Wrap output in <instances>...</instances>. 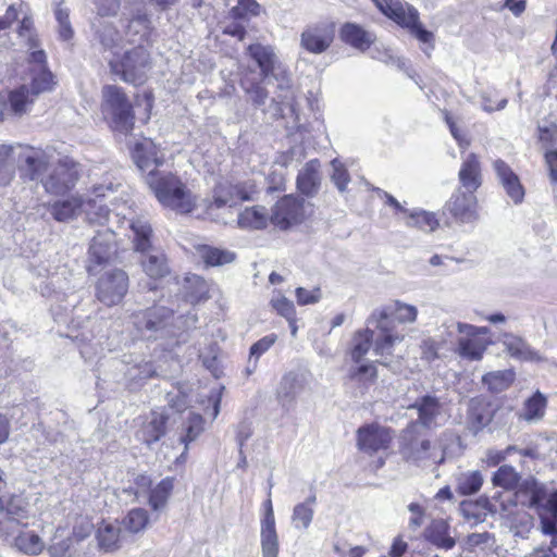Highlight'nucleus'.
<instances>
[{
	"mask_svg": "<svg viewBox=\"0 0 557 557\" xmlns=\"http://www.w3.org/2000/svg\"><path fill=\"white\" fill-rule=\"evenodd\" d=\"M53 75L50 71H40L32 77L29 84H22L9 91L0 94V122L9 116H22L30 111L37 97L52 90Z\"/></svg>",
	"mask_w": 557,
	"mask_h": 557,
	"instance_id": "nucleus-1",
	"label": "nucleus"
},
{
	"mask_svg": "<svg viewBox=\"0 0 557 557\" xmlns=\"http://www.w3.org/2000/svg\"><path fill=\"white\" fill-rule=\"evenodd\" d=\"M146 182L159 202L178 213H189L196 200L186 185L171 172L149 171Z\"/></svg>",
	"mask_w": 557,
	"mask_h": 557,
	"instance_id": "nucleus-2",
	"label": "nucleus"
},
{
	"mask_svg": "<svg viewBox=\"0 0 557 557\" xmlns=\"http://www.w3.org/2000/svg\"><path fill=\"white\" fill-rule=\"evenodd\" d=\"M448 336H453L454 330L457 332L456 347L454 351L462 359L468 361H480L488 346L492 344L490 338V329L487 326H476L473 324L446 321L442 324Z\"/></svg>",
	"mask_w": 557,
	"mask_h": 557,
	"instance_id": "nucleus-3",
	"label": "nucleus"
},
{
	"mask_svg": "<svg viewBox=\"0 0 557 557\" xmlns=\"http://www.w3.org/2000/svg\"><path fill=\"white\" fill-rule=\"evenodd\" d=\"M112 53L109 66L114 76L135 86L143 85L147 81L151 70V60L144 46H137L123 54H119L116 51H112Z\"/></svg>",
	"mask_w": 557,
	"mask_h": 557,
	"instance_id": "nucleus-4",
	"label": "nucleus"
},
{
	"mask_svg": "<svg viewBox=\"0 0 557 557\" xmlns=\"http://www.w3.org/2000/svg\"><path fill=\"white\" fill-rule=\"evenodd\" d=\"M129 227L134 233L135 249L143 252L140 263L144 272L151 278H161L168 275L170 269L165 255L157 250L150 251L152 228L149 222L143 219L133 220Z\"/></svg>",
	"mask_w": 557,
	"mask_h": 557,
	"instance_id": "nucleus-5",
	"label": "nucleus"
},
{
	"mask_svg": "<svg viewBox=\"0 0 557 557\" xmlns=\"http://www.w3.org/2000/svg\"><path fill=\"white\" fill-rule=\"evenodd\" d=\"M101 107L103 114L110 119L111 127L114 131L126 135L133 129L135 121L133 106L121 87L104 86Z\"/></svg>",
	"mask_w": 557,
	"mask_h": 557,
	"instance_id": "nucleus-6",
	"label": "nucleus"
},
{
	"mask_svg": "<svg viewBox=\"0 0 557 557\" xmlns=\"http://www.w3.org/2000/svg\"><path fill=\"white\" fill-rule=\"evenodd\" d=\"M376 8L399 26L407 28L418 40L430 44L433 34L422 27L419 22V12L409 3L400 0H372Z\"/></svg>",
	"mask_w": 557,
	"mask_h": 557,
	"instance_id": "nucleus-7",
	"label": "nucleus"
},
{
	"mask_svg": "<svg viewBox=\"0 0 557 557\" xmlns=\"http://www.w3.org/2000/svg\"><path fill=\"white\" fill-rule=\"evenodd\" d=\"M173 310L154 305L150 308L134 311L129 323L143 336L157 337L174 335L172 330Z\"/></svg>",
	"mask_w": 557,
	"mask_h": 557,
	"instance_id": "nucleus-8",
	"label": "nucleus"
},
{
	"mask_svg": "<svg viewBox=\"0 0 557 557\" xmlns=\"http://www.w3.org/2000/svg\"><path fill=\"white\" fill-rule=\"evenodd\" d=\"M408 408L416 410L418 418L407 425V434L418 432L420 428L434 431L445 425L450 417L440 398L430 394L418 397Z\"/></svg>",
	"mask_w": 557,
	"mask_h": 557,
	"instance_id": "nucleus-9",
	"label": "nucleus"
},
{
	"mask_svg": "<svg viewBox=\"0 0 557 557\" xmlns=\"http://www.w3.org/2000/svg\"><path fill=\"white\" fill-rule=\"evenodd\" d=\"M401 454L404 458L418 467L428 468L444 462L445 451L432 445L428 437L418 432L407 434V428L403 431Z\"/></svg>",
	"mask_w": 557,
	"mask_h": 557,
	"instance_id": "nucleus-10",
	"label": "nucleus"
},
{
	"mask_svg": "<svg viewBox=\"0 0 557 557\" xmlns=\"http://www.w3.org/2000/svg\"><path fill=\"white\" fill-rule=\"evenodd\" d=\"M128 287L127 273L121 269H113L99 277L96 285V297L101 304L112 307L123 300Z\"/></svg>",
	"mask_w": 557,
	"mask_h": 557,
	"instance_id": "nucleus-11",
	"label": "nucleus"
},
{
	"mask_svg": "<svg viewBox=\"0 0 557 557\" xmlns=\"http://www.w3.org/2000/svg\"><path fill=\"white\" fill-rule=\"evenodd\" d=\"M386 310H374L368 318V324H372L379 331L374 338V352L376 356H391L395 345L404 339V334L394 327V320L387 319Z\"/></svg>",
	"mask_w": 557,
	"mask_h": 557,
	"instance_id": "nucleus-12",
	"label": "nucleus"
},
{
	"mask_svg": "<svg viewBox=\"0 0 557 557\" xmlns=\"http://www.w3.org/2000/svg\"><path fill=\"white\" fill-rule=\"evenodd\" d=\"M16 164L23 180L36 181L44 178L42 174L48 170V156L41 149L15 144Z\"/></svg>",
	"mask_w": 557,
	"mask_h": 557,
	"instance_id": "nucleus-13",
	"label": "nucleus"
},
{
	"mask_svg": "<svg viewBox=\"0 0 557 557\" xmlns=\"http://www.w3.org/2000/svg\"><path fill=\"white\" fill-rule=\"evenodd\" d=\"M29 504L22 495L0 497V535H9L8 530L17 527H27L24 522L28 518Z\"/></svg>",
	"mask_w": 557,
	"mask_h": 557,
	"instance_id": "nucleus-14",
	"label": "nucleus"
},
{
	"mask_svg": "<svg viewBox=\"0 0 557 557\" xmlns=\"http://www.w3.org/2000/svg\"><path fill=\"white\" fill-rule=\"evenodd\" d=\"M77 180L78 165L70 159H64L54 165L46 177L41 178V183L47 193L63 195L74 187Z\"/></svg>",
	"mask_w": 557,
	"mask_h": 557,
	"instance_id": "nucleus-15",
	"label": "nucleus"
},
{
	"mask_svg": "<svg viewBox=\"0 0 557 557\" xmlns=\"http://www.w3.org/2000/svg\"><path fill=\"white\" fill-rule=\"evenodd\" d=\"M143 0H129L125 10H129V18L126 24L125 36L128 42L143 46L152 41L154 27L150 21L149 15L145 10L135 9L136 3H141Z\"/></svg>",
	"mask_w": 557,
	"mask_h": 557,
	"instance_id": "nucleus-16",
	"label": "nucleus"
},
{
	"mask_svg": "<svg viewBox=\"0 0 557 557\" xmlns=\"http://www.w3.org/2000/svg\"><path fill=\"white\" fill-rule=\"evenodd\" d=\"M335 37V24L319 21L306 26L300 36L301 47L310 53L321 54L332 45Z\"/></svg>",
	"mask_w": 557,
	"mask_h": 557,
	"instance_id": "nucleus-17",
	"label": "nucleus"
},
{
	"mask_svg": "<svg viewBox=\"0 0 557 557\" xmlns=\"http://www.w3.org/2000/svg\"><path fill=\"white\" fill-rule=\"evenodd\" d=\"M287 88L284 95H281V119H285V128L288 132V136L294 137V141L304 139V126L299 123V113L296 101V91L290 89V79L281 71V91Z\"/></svg>",
	"mask_w": 557,
	"mask_h": 557,
	"instance_id": "nucleus-18",
	"label": "nucleus"
},
{
	"mask_svg": "<svg viewBox=\"0 0 557 557\" xmlns=\"http://www.w3.org/2000/svg\"><path fill=\"white\" fill-rule=\"evenodd\" d=\"M256 191V184L252 181L238 182L235 184L228 181L221 182L214 188L211 207L222 208L225 206H236L242 201L251 200Z\"/></svg>",
	"mask_w": 557,
	"mask_h": 557,
	"instance_id": "nucleus-19",
	"label": "nucleus"
},
{
	"mask_svg": "<svg viewBox=\"0 0 557 557\" xmlns=\"http://www.w3.org/2000/svg\"><path fill=\"white\" fill-rule=\"evenodd\" d=\"M114 250V233L109 228L97 232L88 249L86 261L88 273L97 274L109 262Z\"/></svg>",
	"mask_w": 557,
	"mask_h": 557,
	"instance_id": "nucleus-20",
	"label": "nucleus"
},
{
	"mask_svg": "<svg viewBox=\"0 0 557 557\" xmlns=\"http://www.w3.org/2000/svg\"><path fill=\"white\" fill-rule=\"evenodd\" d=\"M260 541L262 557H277L278 543L276 534V521L271 498H268L261 508Z\"/></svg>",
	"mask_w": 557,
	"mask_h": 557,
	"instance_id": "nucleus-21",
	"label": "nucleus"
},
{
	"mask_svg": "<svg viewBox=\"0 0 557 557\" xmlns=\"http://www.w3.org/2000/svg\"><path fill=\"white\" fill-rule=\"evenodd\" d=\"M391 442L389 429L377 423L366 424L357 431V445L369 455L387 449Z\"/></svg>",
	"mask_w": 557,
	"mask_h": 557,
	"instance_id": "nucleus-22",
	"label": "nucleus"
},
{
	"mask_svg": "<svg viewBox=\"0 0 557 557\" xmlns=\"http://www.w3.org/2000/svg\"><path fill=\"white\" fill-rule=\"evenodd\" d=\"M7 532L10 534L0 535V540L25 555L36 556L45 548L41 537L35 531L26 529V527L12 528Z\"/></svg>",
	"mask_w": 557,
	"mask_h": 557,
	"instance_id": "nucleus-23",
	"label": "nucleus"
},
{
	"mask_svg": "<svg viewBox=\"0 0 557 557\" xmlns=\"http://www.w3.org/2000/svg\"><path fill=\"white\" fill-rule=\"evenodd\" d=\"M278 216V202L272 209L271 214L262 206L246 208L238 214V226L245 230H262L268 226L269 221L275 224Z\"/></svg>",
	"mask_w": 557,
	"mask_h": 557,
	"instance_id": "nucleus-24",
	"label": "nucleus"
},
{
	"mask_svg": "<svg viewBox=\"0 0 557 557\" xmlns=\"http://www.w3.org/2000/svg\"><path fill=\"white\" fill-rule=\"evenodd\" d=\"M96 539L99 547L104 552L117 550L128 540L126 531L117 520L102 521L98 525Z\"/></svg>",
	"mask_w": 557,
	"mask_h": 557,
	"instance_id": "nucleus-25",
	"label": "nucleus"
},
{
	"mask_svg": "<svg viewBox=\"0 0 557 557\" xmlns=\"http://www.w3.org/2000/svg\"><path fill=\"white\" fill-rule=\"evenodd\" d=\"M322 173L319 159H312L299 170L296 185L297 189L307 197L315 196L321 187Z\"/></svg>",
	"mask_w": 557,
	"mask_h": 557,
	"instance_id": "nucleus-26",
	"label": "nucleus"
},
{
	"mask_svg": "<svg viewBox=\"0 0 557 557\" xmlns=\"http://www.w3.org/2000/svg\"><path fill=\"white\" fill-rule=\"evenodd\" d=\"M516 496L520 503L529 508H541L543 500L549 495L545 484L535 478L529 476L520 482L516 490Z\"/></svg>",
	"mask_w": 557,
	"mask_h": 557,
	"instance_id": "nucleus-27",
	"label": "nucleus"
},
{
	"mask_svg": "<svg viewBox=\"0 0 557 557\" xmlns=\"http://www.w3.org/2000/svg\"><path fill=\"white\" fill-rule=\"evenodd\" d=\"M495 173L507 196L515 202L520 203L524 197V189L518 175L503 160L497 159L493 163Z\"/></svg>",
	"mask_w": 557,
	"mask_h": 557,
	"instance_id": "nucleus-28",
	"label": "nucleus"
},
{
	"mask_svg": "<svg viewBox=\"0 0 557 557\" xmlns=\"http://www.w3.org/2000/svg\"><path fill=\"white\" fill-rule=\"evenodd\" d=\"M84 207L94 208L96 207V201L90 198L84 199L79 196H73L51 205L50 213L57 221L65 222L83 213Z\"/></svg>",
	"mask_w": 557,
	"mask_h": 557,
	"instance_id": "nucleus-29",
	"label": "nucleus"
},
{
	"mask_svg": "<svg viewBox=\"0 0 557 557\" xmlns=\"http://www.w3.org/2000/svg\"><path fill=\"white\" fill-rule=\"evenodd\" d=\"M309 208L310 203L302 198H281V230L301 223L309 213Z\"/></svg>",
	"mask_w": 557,
	"mask_h": 557,
	"instance_id": "nucleus-30",
	"label": "nucleus"
},
{
	"mask_svg": "<svg viewBox=\"0 0 557 557\" xmlns=\"http://www.w3.org/2000/svg\"><path fill=\"white\" fill-rule=\"evenodd\" d=\"M341 39L350 47L366 51L375 40V35L356 23L347 22L339 29Z\"/></svg>",
	"mask_w": 557,
	"mask_h": 557,
	"instance_id": "nucleus-31",
	"label": "nucleus"
},
{
	"mask_svg": "<svg viewBox=\"0 0 557 557\" xmlns=\"http://www.w3.org/2000/svg\"><path fill=\"white\" fill-rule=\"evenodd\" d=\"M476 198L474 191H456L447 202L448 211L462 222H469L474 218Z\"/></svg>",
	"mask_w": 557,
	"mask_h": 557,
	"instance_id": "nucleus-32",
	"label": "nucleus"
},
{
	"mask_svg": "<svg viewBox=\"0 0 557 557\" xmlns=\"http://www.w3.org/2000/svg\"><path fill=\"white\" fill-rule=\"evenodd\" d=\"M205 431V420L201 414L189 412L184 419L181 426L180 443L184 445V450L177 458L178 461L184 460L188 451L189 444L196 441Z\"/></svg>",
	"mask_w": 557,
	"mask_h": 557,
	"instance_id": "nucleus-33",
	"label": "nucleus"
},
{
	"mask_svg": "<svg viewBox=\"0 0 557 557\" xmlns=\"http://www.w3.org/2000/svg\"><path fill=\"white\" fill-rule=\"evenodd\" d=\"M459 182L468 191H475L482 183L481 164L475 153H469L463 160L459 173Z\"/></svg>",
	"mask_w": 557,
	"mask_h": 557,
	"instance_id": "nucleus-34",
	"label": "nucleus"
},
{
	"mask_svg": "<svg viewBox=\"0 0 557 557\" xmlns=\"http://www.w3.org/2000/svg\"><path fill=\"white\" fill-rule=\"evenodd\" d=\"M133 159L138 169L147 173V176L151 170L159 171L158 168L163 163V158L158 156L152 141L149 140H145L135 146Z\"/></svg>",
	"mask_w": 557,
	"mask_h": 557,
	"instance_id": "nucleus-35",
	"label": "nucleus"
},
{
	"mask_svg": "<svg viewBox=\"0 0 557 557\" xmlns=\"http://www.w3.org/2000/svg\"><path fill=\"white\" fill-rule=\"evenodd\" d=\"M450 527L444 519H435L424 530V537L428 542L442 549H451L456 541L450 536Z\"/></svg>",
	"mask_w": 557,
	"mask_h": 557,
	"instance_id": "nucleus-36",
	"label": "nucleus"
},
{
	"mask_svg": "<svg viewBox=\"0 0 557 557\" xmlns=\"http://www.w3.org/2000/svg\"><path fill=\"white\" fill-rule=\"evenodd\" d=\"M505 350L515 359L521 361L541 362L544 358L521 337L506 334L503 339Z\"/></svg>",
	"mask_w": 557,
	"mask_h": 557,
	"instance_id": "nucleus-37",
	"label": "nucleus"
},
{
	"mask_svg": "<svg viewBox=\"0 0 557 557\" xmlns=\"http://www.w3.org/2000/svg\"><path fill=\"white\" fill-rule=\"evenodd\" d=\"M166 420L162 412L152 411L148 421L137 432L138 440L147 445L158 442L165 434Z\"/></svg>",
	"mask_w": 557,
	"mask_h": 557,
	"instance_id": "nucleus-38",
	"label": "nucleus"
},
{
	"mask_svg": "<svg viewBox=\"0 0 557 557\" xmlns=\"http://www.w3.org/2000/svg\"><path fill=\"white\" fill-rule=\"evenodd\" d=\"M371 347L374 348V332L369 327L356 331L352 335L349 348L351 360L355 363H360L363 361Z\"/></svg>",
	"mask_w": 557,
	"mask_h": 557,
	"instance_id": "nucleus-39",
	"label": "nucleus"
},
{
	"mask_svg": "<svg viewBox=\"0 0 557 557\" xmlns=\"http://www.w3.org/2000/svg\"><path fill=\"white\" fill-rule=\"evenodd\" d=\"M317 496L311 493L304 502L294 507L292 524L297 530H307L313 519Z\"/></svg>",
	"mask_w": 557,
	"mask_h": 557,
	"instance_id": "nucleus-40",
	"label": "nucleus"
},
{
	"mask_svg": "<svg viewBox=\"0 0 557 557\" xmlns=\"http://www.w3.org/2000/svg\"><path fill=\"white\" fill-rule=\"evenodd\" d=\"M104 189L112 190V185L110 184L107 187L102 185L94 187L92 194L95 195V198H89L96 201V207H84L83 213L86 214V218L90 223L102 225L109 220L111 210H109L104 205L101 203L100 200H98V198L106 196Z\"/></svg>",
	"mask_w": 557,
	"mask_h": 557,
	"instance_id": "nucleus-41",
	"label": "nucleus"
},
{
	"mask_svg": "<svg viewBox=\"0 0 557 557\" xmlns=\"http://www.w3.org/2000/svg\"><path fill=\"white\" fill-rule=\"evenodd\" d=\"M15 144H0V186H7L15 175Z\"/></svg>",
	"mask_w": 557,
	"mask_h": 557,
	"instance_id": "nucleus-42",
	"label": "nucleus"
},
{
	"mask_svg": "<svg viewBox=\"0 0 557 557\" xmlns=\"http://www.w3.org/2000/svg\"><path fill=\"white\" fill-rule=\"evenodd\" d=\"M185 297L190 304H197L209 297V284L197 274H189L183 285Z\"/></svg>",
	"mask_w": 557,
	"mask_h": 557,
	"instance_id": "nucleus-43",
	"label": "nucleus"
},
{
	"mask_svg": "<svg viewBox=\"0 0 557 557\" xmlns=\"http://www.w3.org/2000/svg\"><path fill=\"white\" fill-rule=\"evenodd\" d=\"M546 405V397L537 391L525 400L520 418L530 423L539 422L545 414Z\"/></svg>",
	"mask_w": 557,
	"mask_h": 557,
	"instance_id": "nucleus-44",
	"label": "nucleus"
},
{
	"mask_svg": "<svg viewBox=\"0 0 557 557\" xmlns=\"http://www.w3.org/2000/svg\"><path fill=\"white\" fill-rule=\"evenodd\" d=\"M520 482V474L509 465L500 466L492 476V483L494 486H498L507 491L517 490Z\"/></svg>",
	"mask_w": 557,
	"mask_h": 557,
	"instance_id": "nucleus-45",
	"label": "nucleus"
},
{
	"mask_svg": "<svg viewBox=\"0 0 557 557\" xmlns=\"http://www.w3.org/2000/svg\"><path fill=\"white\" fill-rule=\"evenodd\" d=\"M376 310H386L388 312L387 319H392V317L395 315V319L399 323H413L418 317L417 307L399 300L394 301L393 305L377 308Z\"/></svg>",
	"mask_w": 557,
	"mask_h": 557,
	"instance_id": "nucleus-46",
	"label": "nucleus"
},
{
	"mask_svg": "<svg viewBox=\"0 0 557 557\" xmlns=\"http://www.w3.org/2000/svg\"><path fill=\"white\" fill-rule=\"evenodd\" d=\"M349 377L354 382L368 387L377 379V369L373 362H360L349 369Z\"/></svg>",
	"mask_w": 557,
	"mask_h": 557,
	"instance_id": "nucleus-47",
	"label": "nucleus"
},
{
	"mask_svg": "<svg viewBox=\"0 0 557 557\" xmlns=\"http://www.w3.org/2000/svg\"><path fill=\"white\" fill-rule=\"evenodd\" d=\"M149 522V517L147 510L143 508H134L132 509L120 522L122 528L127 533V539L129 534L138 533L146 529Z\"/></svg>",
	"mask_w": 557,
	"mask_h": 557,
	"instance_id": "nucleus-48",
	"label": "nucleus"
},
{
	"mask_svg": "<svg viewBox=\"0 0 557 557\" xmlns=\"http://www.w3.org/2000/svg\"><path fill=\"white\" fill-rule=\"evenodd\" d=\"M406 225L410 227H418L423 232L435 231L440 223L435 214L424 210H412L408 212Z\"/></svg>",
	"mask_w": 557,
	"mask_h": 557,
	"instance_id": "nucleus-49",
	"label": "nucleus"
},
{
	"mask_svg": "<svg viewBox=\"0 0 557 557\" xmlns=\"http://www.w3.org/2000/svg\"><path fill=\"white\" fill-rule=\"evenodd\" d=\"M457 492L468 496L478 493L483 484V475L480 471H467L460 473L457 479Z\"/></svg>",
	"mask_w": 557,
	"mask_h": 557,
	"instance_id": "nucleus-50",
	"label": "nucleus"
},
{
	"mask_svg": "<svg viewBox=\"0 0 557 557\" xmlns=\"http://www.w3.org/2000/svg\"><path fill=\"white\" fill-rule=\"evenodd\" d=\"M173 487L174 480L172 478H165L151 490L149 505L153 510H160L165 506Z\"/></svg>",
	"mask_w": 557,
	"mask_h": 557,
	"instance_id": "nucleus-51",
	"label": "nucleus"
},
{
	"mask_svg": "<svg viewBox=\"0 0 557 557\" xmlns=\"http://www.w3.org/2000/svg\"><path fill=\"white\" fill-rule=\"evenodd\" d=\"M97 38L106 50H113L122 42V36L111 23H101L97 28Z\"/></svg>",
	"mask_w": 557,
	"mask_h": 557,
	"instance_id": "nucleus-52",
	"label": "nucleus"
},
{
	"mask_svg": "<svg viewBox=\"0 0 557 557\" xmlns=\"http://www.w3.org/2000/svg\"><path fill=\"white\" fill-rule=\"evenodd\" d=\"M54 16L59 25L60 39L64 41L72 39L74 30L70 22V10L62 8L61 3H58L54 9Z\"/></svg>",
	"mask_w": 557,
	"mask_h": 557,
	"instance_id": "nucleus-53",
	"label": "nucleus"
},
{
	"mask_svg": "<svg viewBox=\"0 0 557 557\" xmlns=\"http://www.w3.org/2000/svg\"><path fill=\"white\" fill-rule=\"evenodd\" d=\"M73 544V539L70 535H64V530L58 529L53 535L52 543L48 552L51 557H65Z\"/></svg>",
	"mask_w": 557,
	"mask_h": 557,
	"instance_id": "nucleus-54",
	"label": "nucleus"
},
{
	"mask_svg": "<svg viewBox=\"0 0 557 557\" xmlns=\"http://www.w3.org/2000/svg\"><path fill=\"white\" fill-rule=\"evenodd\" d=\"M512 381V372L495 371L483 376V383L493 392H502L507 388Z\"/></svg>",
	"mask_w": 557,
	"mask_h": 557,
	"instance_id": "nucleus-55",
	"label": "nucleus"
},
{
	"mask_svg": "<svg viewBox=\"0 0 557 557\" xmlns=\"http://www.w3.org/2000/svg\"><path fill=\"white\" fill-rule=\"evenodd\" d=\"M331 181L336 186L339 193H344L347 190V186L350 182V175L344 165L338 159H333L331 161Z\"/></svg>",
	"mask_w": 557,
	"mask_h": 557,
	"instance_id": "nucleus-56",
	"label": "nucleus"
},
{
	"mask_svg": "<svg viewBox=\"0 0 557 557\" xmlns=\"http://www.w3.org/2000/svg\"><path fill=\"white\" fill-rule=\"evenodd\" d=\"M201 258L208 265H222L234 260V253L212 247H205Z\"/></svg>",
	"mask_w": 557,
	"mask_h": 557,
	"instance_id": "nucleus-57",
	"label": "nucleus"
},
{
	"mask_svg": "<svg viewBox=\"0 0 557 557\" xmlns=\"http://www.w3.org/2000/svg\"><path fill=\"white\" fill-rule=\"evenodd\" d=\"M533 528V518L527 512L518 515L511 522L510 530L515 536L528 539Z\"/></svg>",
	"mask_w": 557,
	"mask_h": 557,
	"instance_id": "nucleus-58",
	"label": "nucleus"
},
{
	"mask_svg": "<svg viewBox=\"0 0 557 557\" xmlns=\"http://www.w3.org/2000/svg\"><path fill=\"white\" fill-rule=\"evenodd\" d=\"M249 52L258 63L261 72L267 75L272 67V53L260 45L250 46Z\"/></svg>",
	"mask_w": 557,
	"mask_h": 557,
	"instance_id": "nucleus-59",
	"label": "nucleus"
},
{
	"mask_svg": "<svg viewBox=\"0 0 557 557\" xmlns=\"http://www.w3.org/2000/svg\"><path fill=\"white\" fill-rule=\"evenodd\" d=\"M18 36L25 39L28 49L39 47V39L34 32V23L30 17H23L18 26Z\"/></svg>",
	"mask_w": 557,
	"mask_h": 557,
	"instance_id": "nucleus-60",
	"label": "nucleus"
},
{
	"mask_svg": "<svg viewBox=\"0 0 557 557\" xmlns=\"http://www.w3.org/2000/svg\"><path fill=\"white\" fill-rule=\"evenodd\" d=\"M259 4L256 0H238V4L232 8L230 14L234 20L246 18L249 14L257 15Z\"/></svg>",
	"mask_w": 557,
	"mask_h": 557,
	"instance_id": "nucleus-61",
	"label": "nucleus"
},
{
	"mask_svg": "<svg viewBox=\"0 0 557 557\" xmlns=\"http://www.w3.org/2000/svg\"><path fill=\"white\" fill-rule=\"evenodd\" d=\"M281 317H284L288 322L292 336H296L298 331V320L296 317V309L294 304L285 297L281 296Z\"/></svg>",
	"mask_w": 557,
	"mask_h": 557,
	"instance_id": "nucleus-62",
	"label": "nucleus"
},
{
	"mask_svg": "<svg viewBox=\"0 0 557 557\" xmlns=\"http://www.w3.org/2000/svg\"><path fill=\"white\" fill-rule=\"evenodd\" d=\"M295 294L299 306L314 305L322 299V292L319 287H314L312 289L298 287L296 288Z\"/></svg>",
	"mask_w": 557,
	"mask_h": 557,
	"instance_id": "nucleus-63",
	"label": "nucleus"
},
{
	"mask_svg": "<svg viewBox=\"0 0 557 557\" xmlns=\"http://www.w3.org/2000/svg\"><path fill=\"white\" fill-rule=\"evenodd\" d=\"M513 451H518L516 446H508L504 450L488 449L485 454L483 462H485L488 467H496L506 460V458Z\"/></svg>",
	"mask_w": 557,
	"mask_h": 557,
	"instance_id": "nucleus-64",
	"label": "nucleus"
}]
</instances>
